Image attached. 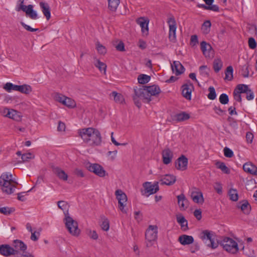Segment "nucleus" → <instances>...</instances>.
Wrapping results in <instances>:
<instances>
[{
	"instance_id": "nucleus-8",
	"label": "nucleus",
	"mask_w": 257,
	"mask_h": 257,
	"mask_svg": "<svg viewBox=\"0 0 257 257\" xmlns=\"http://www.w3.org/2000/svg\"><path fill=\"white\" fill-rule=\"evenodd\" d=\"M87 169L90 172L100 177H104L106 175V172L103 168L98 164L88 163L86 164Z\"/></svg>"
},
{
	"instance_id": "nucleus-58",
	"label": "nucleus",
	"mask_w": 257,
	"mask_h": 257,
	"mask_svg": "<svg viewBox=\"0 0 257 257\" xmlns=\"http://www.w3.org/2000/svg\"><path fill=\"white\" fill-rule=\"evenodd\" d=\"M213 109L216 114L220 116H222L225 113V111L221 109L220 106H215Z\"/></svg>"
},
{
	"instance_id": "nucleus-33",
	"label": "nucleus",
	"mask_w": 257,
	"mask_h": 257,
	"mask_svg": "<svg viewBox=\"0 0 257 257\" xmlns=\"http://www.w3.org/2000/svg\"><path fill=\"white\" fill-rule=\"evenodd\" d=\"M10 118L13 119L16 121H19L21 120V116L20 113L14 109H10V115L7 116Z\"/></svg>"
},
{
	"instance_id": "nucleus-11",
	"label": "nucleus",
	"mask_w": 257,
	"mask_h": 257,
	"mask_svg": "<svg viewBox=\"0 0 257 257\" xmlns=\"http://www.w3.org/2000/svg\"><path fill=\"white\" fill-rule=\"evenodd\" d=\"M18 251L7 244L0 245V254L4 256H10L18 254Z\"/></svg>"
},
{
	"instance_id": "nucleus-48",
	"label": "nucleus",
	"mask_w": 257,
	"mask_h": 257,
	"mask_svg": "<svg viewBox=\"0 0 257 257\" xmlns=\"http://www.w3.org/2000/svg\"><path fill=\"white\" fill-rule=\"evenodd\" d=\"M96 49L97 52L100 54H104L106 53L105 47L98 42L96 44Z\"/></svg>"
},
{
	"instance_id": "nucleus-40",
	"label": "nucleus",
	"mask_w": 257,
	"mask_h": 257,
	"mask_svg": "<svg viewBox=\"0 0 257 257\" xmlns=\"http://www.w3.org/2000/svg\"><path fill=\"white\" fill-rule=\"evenodd\" d=\"M15 211L13 207H3L0 208V213L5 215H9Z\"/></svg>"
},
{
	"instance_id": "nucleus-60",
	"label": "nucleus",
	"mask_w": 257,
	"mask_h": 257,
	"mask_svg": "<svg viewBox=\"0 0 257 257\" xmlns=\"http://www.w3.org/2000/svg\"><path fill=\"white\" fill-rule=\"evenodd\" d=\"M200 248V245L198 242L194 243L190 247V251L191 252L194 253L198 251Z\"/></svg>"
},
{
	"instance_id": "nucleus-50",
	"label": "nucleus",
	"mask_w": 257,
	"mask_h": 257,
	"mask_svg": "<svg viewBox=\"0 0 257 257\" xmlns=\"http://www.w3.org/2000/svg\"><path fill=\"white\" fill-rule=\"evenodd\" d=\"M63 104L69 107H73L75 105L74 100L67 97H66L65 99L63 100Z\"/></svg>"
},
{
	"instance_id": "nucleus-25",
	"label": "nucleus",
	"mask_w": 257,
	"mask_h": 257,
	"mask_svg": "<svg viewBox=\"0 0 257 257\" xmlns=\"http://www.w3.org/2000/svg\"><path fill=\"white\" fill-rule=\"evenodd\" d=\"M237 208H240L242 212L245 214H248L251 210V207L248 201L243 200L237 204Z\"/></svg>"
},
{
	"instance_id": "nucleus-64",
	"label": "nucleus",
	"mask_w": 257,
	"mask_h": 257,
	"mask_svg": "<svg viewBox=\"0 0 257 257\" xmlns=\"http://www.w3.org/2000/svg\"><path fill=\"white\" fill-rule=\"evenodd\" d=\"M245 93L246 94V98L248 100H250L253 99L254 94L253 91L250 89H249L248 91Z\"/></svg>"
},
{
	"instance_id": "nucleus-13",
	"label": "nucleus",
	"mask_w": 257,
	"mask_h": 257,
	"mask_svg": "<svg viewBox=\"0 0 257 257\" xmlns=\"http://www.w3.org/2000/svg\"><path fill=\"white\" fill-rule=\"evenodd\" d=\"M137 24L141 27V31L144 36L149 34V20L145 17H140L136 20Z\"/></svg>"
},
{
	"instance_id": "nucleus-38",
	"label": "nucleus",
	"mask_w": 257,
	"mask_h": 257,
	"mask_svg": "<svg viewBox=\"0 0 257 257\" xmlns=\"http://www.w3.org/2000/svg\"><path fill=\"white\" fill-rule=\"evenodd\" d=\"M19 85L13 84L10 82H7L4 88L8 92H10L12 90L18 91Z\"/></svg>"
},
{
	"instance_id": "nucleus-24",
	"label": "nucleus",
	"mask_w": 257,
	"mask_h": 257,
	"mask_svg": "<svg viewBox=\"0 0 257 257\" xmlns=\"http://www.w3.org/2000/svg\"><path fill=\"white\" fill-rule=\"evenodd\" d=\"M191 196L193 201L196 203L202 204L204 202L203 194L199 191H192Z\"/></svg>"
},
{
	"instance_id": "nucleus-6",
	"label": "nucleus",
	"mask_w": 257,
	"mask_h": 257,
	"mask_svg": "<svg viewBox=\"0 0 257 257\" xmlns=\"http://www.w3.org/2000/svg\"><path fill=\"white\" fill-rule=\"evenodd\" d=\"M220 245L228 252L234 254L238 251L237 243L231 238L225 237L221 241Z\"/></svg>"
},
{
	"instance_id": "nucleus-20",
	"label": "nucleus",
	"mask_w": 257,
	"mask_h": 257,
	"mask_svg": "<svg viewBox=\"0 0 257 257\" xmlns=\"http://www.w3.org/2000/svg\"><path fill=\"white\" fill-rule=\"evenodd\" d=\"M171 68L173 73L176 75L181 74L184 70L183 66L179 61H175L171 64Z\"/></svg>"
},
{
	"instance_id": "nucleus-56",
	"label": "nucleus",
	"mask_w": 257,
	"mask_h": 257,
	"mask_svg": "<svg viewBox=\"0 0 257 257\" xmlns=\"http://www.w3.org/2000/svg\"><path fill=\"white\" fill-rule=\"evenodd\" d=\"M101 228L104 231H107L109 228V221L107 219H105L101 224Z\"/></svg>"
},
{
	"instance_id": "nucleus-52",
	"label": "nucleus",
	"mask_w": 257,
	"mask_h": 257,
	"mask_svg": "<svg viewBox=\"0 0 257 257\" xmlns=\"http://www.w3.org/2000/svg\"><path fill=\"white\" fill-rule=\"evenodd\" d=\"M220 102L222 104H226L229 102L228 95L225 93L221 94L219 98Z\"/></svg>"
},
{
	"instance_id": "nucleus-57",
	"label": "nucleus",
	"mask_w": 257,
	"mask_h": 257,
	"mask_svg": "<svg viewBox=\"0 0 257 257\" xmlns=\"http://www.w3.org/2000/svg\"><path fill=\"white\" fill-rule=\"evenodd\" d=\"M21 24L26 30H27L28 31L34 32H36L39 30L38 29H35V28H31L30 26L26 24L25 23H24L23 22H21Z\"/></svg>"
},
{
	"instance_id": "nucleus-29",
	"label": "nucleus",
	"mask_w": 257,
	"mask_h": 257,
	"mask_svg": "<svg viewBox=\"0 0 257 257\" xmlns=\"http://www.w3.org/2000/svg\"><path fill=\"white\" fill-rule=\"evenodd\" d=\"M179 241L182 245H187L193 243L194 238L192 236L182 235L179 236Z\"/></svg>"
},
{
	"instance_id": "nucleus-32",
	"label": "nucleus",
	"mask_w": 257,
	"mask_h": 257,
	"mask_svg": "<svg viewBox=\"0 0 257 257\" xmlns=\"http://www.w3.org/2000/svg\"><path fill=\"white\" fill-rule=\"evenodd\" d=\"M108 9L112 12H115L120 4V0H107Z\"/></svg>"
},
{
	"instance_id": "nucleus-21",
	"label": "nucleus",
	"mask_w": 257,
	"mask_h": 257,
	"mask_svg": "<svg viewBox=\"0 0 257 257\" xmlns=\"http://www.w3.org/2000/svg\"><path fill=\"white\" fill-rule=\"evenodd\" d=\"M178 204L181 210H185L188 206V201L183 193L177 196Z\"/></svg>"
},
{
	"instance_id": "nucleus-41",
	"label": "nucleus",
	"mask_w": 257,
	"mask_h": 257,
	"mask_svg": "<svg viewBox=\"0 0 257 257\" xmlns=\"http://www.w3.org/2000/svg\"><path fill=\"white\" fill-rule=\"evenodd\" d=\"M150 79V76L146 74H141L138 76V78L139 83L142 84L149 82Z\"/></svg>"
},
{
	"instance_id": "nucleus-22",
	"label": "nucleus",
	"mask_w": 257,
	"mask_h": 257,
	"mask_svg": "<svg viewBox=\"0 0 257 257\" xmlns=\"http://www.w3.org/2000/svg\"><path fill=\"white\" fill-rule=\"evenodd\" d=\"M134 91L135 95L133 97H137V98L144 99L148 102L145 86H143V88H137L134 89Z\"/></svg>"
},
{
	"instance_id": "nucleus-17",
	"label": "nucleus",
	"mask_w": 257,
	"mask_h": 257,
	"mask_svg": "<svg viewBox=\"0 0 257 257\" xmlns=\"http://www.w3.org/2000/svg\"><path fill=\"white\" fill-rule=\"evenodd\" d=\"M176 177L173 175L166 174L160 176V182L161 185L171 186L176 182Z\"/></svg>"
},
{
	"instance_id": "nucleus-14",
	"label": "nucleus",
	"mask_w": 257,
	"mask_h": 257,
	"mask_svg": "<svg viewBox=\"0 0 257 257\" xmlns=\"http://www.w3.org/2000/svg\"><path fill=\"white\" fill-rule=\"evenodd\" d=\"M145 88L146 90L147 97L148 98V102L151 100L152 96H156L161 92L160 87L156 85L145 86Z\"/></svg>"
},
{
	"instance_id": "nucleus-18",
	"label": "nucleus",
	"mask_w": 257,
	"mask_h": 257,
	"mask_svg": "<svg viewBox=\"0 0 257 257\" xmlns=\"http://www.w3.org/2000/svg\"><path fill=\"white\" fill-rule=\"evenodd\" d=\"M173 157L172 151L169 148L165 149L162 152L163 163L168 165L171 163Z\"/></svg>"
},
{
	"instance_id": "nucleus-15",
	"label": "nucleus",
	"mask_w": 257,
	"mask_h": 257,
	"mask_svg": "<svg viewBox=\"0 0 257 257\" xmlns=\"http://www.w3.org/2000/svg\"><path fill=\"white\" fill-rule=\"evenodd\" d=\"M201 50L205 57L210 58L213 56V50L211 46L205 41L200 43Z\"/></svg>"
},
{
	"instance_id": "nucleus-28",
	"label": "nucleus",
	"mask_w": 257,
	"mask_h": 257,
	"mask_svg": "<svg viewBox=\"0 0 257 257\" xmlns=\"http://www.w3.org/2000/svg\"><path fill=\"white\" fill-rule=\"evenodd\" d=\"M176 219L177 222L180 225L182 229L187 230L188 229V221L181 214L177 215Z\"/></svg>"
},
{
	"instance_id": "nucleus-36",
	"label": "nucleus",
	"mask_w": 257,
	"mask_h": 257,
	"mask_svg": "<svg viewBox=\"0 0 257 257\" xmlns=\"http://www.w3.org/2000/svg\"><path fill=\"white\" fill-rule=\"evenodd\" d=\"M233 69L231 66H228L225 71V80L231 81L233 79Z\"/></svg>"
},
{
	"instance_id": "nucleus-7",
	"label": "nucleus",
	"mask_w": 257,
	"mask_h": 257,
	"mask_svg": "<svg viewBox=\"0 0 257 257\" xmlns=\"http://www.w3.org/2000/svg\"><path fill=\"white\" fill-rule=\"evenodd\" d=\"M167 23L169 25V39L172 43L177 42L176 38V22L173 17H171L168 19Z\"/></svg>"
},
{
	"instance_id": "nucleus-44",
	"label": "nucleus",
	"mask_w": 257,
	"mask_h": 257,
	"mask_svg": "<svg viewBox=\"0 0 257 257\" xmlns=\"http://www.w3.org/2000/svg\"><path fill=\"white\" fill-rule=\"evenodd\" d=\"M211 22L209 20L205 21L202 26V29L204 33L208 34L210 32V28L211 27Z\"/></svg>"
},
{
	"instance_id": "nucleus-43",
	"label": "nucleus",
	"mask_w": 257,
	"mask_h": 257,
	"mask_svg": "<svg viewBox=\"0 0 257 257\" xmlns=\"http://www.w3.org/2000/svg\"><path fill=\"white\" fill-rule=\"evenodd\" d=\"M24 0H18L17 3L16 11L19 12L22 10L23 12H25L26 10L27 9V6L24 5Z\"/></svg>"
},
{
	"instance_id": "nucleus-47",
	"label": "nucleus",
	"mask_w": 257,
	"mask_h": 257,
	"mask_svg": "<svg viewBox=\"0 0 257 257\" xmlns=\"http://www.w3.org/2000/svg\"><path fill=\"white\" fill-rule=\"evenodd\" d=\"M86 233L91 239L96 240L98 237V234L95 230H91L90 229H86Z\"/></svg>"
},
{
	"instance_id": "nucleus-59",
	"label": "nucleus",
	"mask_w": 257,
	"mask_h": 257,
	"mask_svg": "<svg viewBox=\"0 0 257 257\" xmlns=\"http://www.w3.org/2000/svg\"><path fill=\"white\" fill-rule=\"evenodd\" d=\"M248 46L250 49H253L256 47V43L253 38H250L248 39Z\"/></svg>"
},
{
	"instance_id": "nucleus-39",
	"label": "nucleus",
	"mask_w": 257,
	"mask_h": 257,
	"mask_svg": "<svg viewBox=\"0 0 257 257\" xmlns=\"http://www.w3.org/2000/svg\"><path fill=\"white\" fill-rule=\"evenodd\" d=\"M216 165L217 167L220 169L225 174H229L230 170L229 168L226 166L224 163L223 162H217L216 163Z\"/></svg>"
},
{
	"instance_id": "nucleus-63",
	"label": "nucleus",
	"mask_w": 257,
	"mask_h": 257,
	"mask_svg": "<svg viewBox=\"0 0 257 257\" xmlns=\"http://www.w3.org/2000/svg\"><path fill=\"white\" fill-rule=\"evenodd\" d=\"M233 96L234 99H235L236 101L238 102L241 101V96L240 93L238 92V91H237V90H235V89L233 91Z\"/></svg>"
},
{
	"instance_id": "nucleus-30",
	"label": "nucleus",
	"mask_w": 257,
	"mask_h": 257,
	"mask_svg": "<svg viewBox=\"0 0 257 257\" xmlns=\"http://www.w3.org/2000/svg\"><path fill=\"white\" fill-rule=\"evenodd\" d=\"M14 245L17 251L20 250L24 252L27 248V245L22 241L18 239L14 240Z\"/></svg>"
},
{
	"instance_id": "nucleus-16",
	"label": "nucleus",
	"mask_w": 257,
	"mask_h": 257,
	"mask_svg": "<svg viewBox=\"0 0 257 257\" xmlns=\"http://www.w3.org/2000/svg\"><path fill=\"white\" fill-rule=\"evenodd\" d=\"M188 159L184 155H182L175 161V167L177 170L184 171L187 169Z\"/></svg>"
},
{
	"instance_id": "nucleus-23",
	"label": "nucleus",
	"mask_w": 257,
	"mask_h": 257,
	"mask_svg": "<svg viewBox=\"0 0 257 257\" xmlns=\"http://www.w3.org/2000/svg\"><path fill=\"white\" fill-rule=\"evenodd\" d=\"M243 170L252 175H257V167L250 162H247L243 165Z\"/></svg>"
},
{
	"instance_id": "nucleus-4",
	"label": "nucleus",
	"mask_w": 257,
	"mask_h": 257,
	"mask_svg": "<svg viewBox=\"0 0 257 257\" xmlns=\"http://www.w3.org/2000/svg\"><path fill=\"white\" fill-rule=\"evenodd\" d=\"M200 238L207 244V246L212 249L216 248L218 246V242L215 241V234L208 230H204L201 231L199 234Z\"/></svg>"
},
{
	"instance_id": "nucleus-19",
	"label": "nucleus",
	"mask_w": 257,
	"mask_h": 257,
	"mask_svg": "<svg viewBox=\"0 0 257 257\" xmlns=\"http://www.w3.org/2000/svg\"><path fill=\"white\" fill-rule=\"evenodd\" d=\"M190 115L185 111L176 113L172 116L173 121L176 123L183 121L190 118Z\"/></svg>"
},
{
	"instance_id": "nucleus-49",
	"label": "nucleus",
	"mask_w": 257,
	"mask_h": 257,
	"mask_svg": "<svg viewBox=\"0 0 257 257\" xmlns=\"http://www.w3.org/2000/svg\"><path fill=\"white\" fill-rule=\"evenodd\" d=\"M209 93L207 95L208 98L210 100H214L216 98V94L215 90L213 86H210L208 88Z\"/></svg>"
},
{
	"instance_id": "nucleus-27",
	"label": "nucleus",
	"mask_w": 257,
	"mask_h": 257,
	"mask_svg": "<svg viewBox=\"0 0 257 257\" xmlns=\"http://www.w3.org/2000/svg\"><path fill=\"white\" fill-rule=\"evenodd\" d=\"M53 172L60 179L63 181H67L68 179V175L61 168L55 167L53 168Z\"/></svg>"
},
{
	"instance_id": "nucleus-45",
	"label": "nucleus",
	"mask_w": 257,
	"mask_h": 257,
	"mask_svg": "<svg viewBox=\"0 0 257 257\" xmlns=\"http://www.w3.org/2000/svg\"><path fill=\"white\" fill-rule=\"evenodd\" d=\"M94 65L99 69V70L104 73H105L106 65L103 62H101L99 60H96V63H95Z\"/></svg>"
},
{
	"instance_id": "nucleus-34",
	"label": "nucleus",
	"mask_w": 257,
	"mask_h": 257,
	"mask_svg": "<svg viewBox=\"0 0 257 257\" xmlns=\"http://www.w3.org/2000/svg\"><path fill=\"white\" fill-rule=\"evenodd\" d=\"M18 91L21 92L22 93L28 94L32 92V89L30 85L24 84L19 86Z\"/></svg>"
},
{
	"instance_id": "nucleus-10",
	"label": "nucleus",
	"mask_w": 257,
	"mask_h": 257,
	"mask_svg": "<svg viewBox=\"0 0 257 257\" xmlns=\"http://www.w3.org/2000/svg\"><path fill=\"white\" fill-rule=\"evenodd\" d=\"M115 195L118 200L119 208L120 210L124 213H126V211L124 209L125 206V203L127 201V196L126 194L121 190L118 189L115 191Z\"/></svg>"
},
{
	"instance_id": "nucleus-5",
	"label": "nucleus",
	"mask_w": 257,
	"mask_h": 257,
	"mask_svg": "<svg viewBox=\"0 0 257 257\" xmlns=\"http://www.w3.org/2000/svg\"><path fill=\"white\" fill-rule=\"evenodd\" d=\"M158 228L157 225H150L145 232L146 243L147 247L151 246L158 237Z\"/></svg>"
},
{
	"instance_id": "nucleus-1",
	"label": "nucleus",
	"mask_w": 257,
	"mask_h": 257,
	"mask_svg": "<svg viewBox=\"0 0 257 257\" xmlns=\"http://www.w3.org/2000/svg\"><path fill=\"white\" fill-rule=\"evenodd\" d=\"M79 136L84 143L91 147L100 146L102 138L99 131L93 127H87L78 130Z\"/></svg>"
},
{
	"instance_id": "nucleus-46",
	"label": "nucleus",
	"mask_w": 257,
	"mask_h": 257,
	"mask_svg": "<svg viewBox=\"0 0 257 257\" xmlns=\"http://www.w3.org/2000/svg\"><path fill=\"white\" fill-rule=\"evenodd\" d=\"M222 67V63L220 60H215L213 62V69L215 72H218Z\"/></svg>"
},
{
	"instance_id": "nucleus-42",
	"label": "nucleus",
	"mask_w": 257,
	"mask_h": 257,
	"mask_svg": "<svg viewBox=\"0 0 257 257\" xmlns=\"http://www.w3.org/2000/svg\"><path fill=\"white\" fill-rule=\"evenodd\" d=\"M249 88L247 85L242 84H238L236 86L235 88L234 89L235 90H237L238 92L239 93H245L247 91H248Z\"/></svg>"
},
{
	"instance_id": "nucleus-53",
	"label": "nucleus",
	"mask_w": 257,
	"mask_h": 257,
	"mask_svg": "<svg viewBox=\"0 0 257 257\" xmlns=\"http://www.w3.org/2000/svg\"><path fill=\"white\" fill-rule=\"evenodd\" d=\"M58 206L59 208L63 210H65L64 212H66L68 210V204L66 202L64 201H59L58 202Z\"/></svg>"
},
{
	"instance_id": "nucleus-31",
	"label": "nucleus",
	"mask_w": 257,
	"mask_h": 257,
	"mask_svg": "<svg viewBox=\"0 0 257 257\" xmlns=\"http://www.w3.org/2000/svg\"><path fill=\"white\" fill-rule=\"evenodd\" d=\"M27 15H28L29 17L33 20L37 19L38 15L35 11L33 10V6L31 5H29L27 6V9L26 10L25 12Z\"/></svg>"
},
{
	"instance_id": "nucleus-37",
	"label": "nucleus",
	"mask_w": 257,
	"mask_h": 257,
	"mask_svg": "<svg viewBox=\"0 0 257 257\" xmlns=\"http://www.w3.org/2000/svg\"><path fill=\"white\" fill-rule=\"evenodd\" d=\"M110 96L113 97L114 100L116 103H122L124 101V98L122 95L115 91H113L110 94Z\"/></svg>"
},
{
	"instance_id": "nucleus-54",
	"label": "nucleus",
	"mask_w": 257,
	"mask_h": 257,
	"mask_svg": "<svg viewBox=\"0 0 257 257\" xmlns=\"http://www.w3.org/2000/svg\"><path fill=\"white\" fill-rule=\"evenodd\" d=\"M207 67L205 65L201 66L199 67V71L200 74L204 76H208L209 75V73L207 71Z\"/></svg>"
},
{
	"instance_id": "nucleus-26",
	"label": "nucleus",
	"mask_w": 257,
	"mask_h": 257,
	"mask_svg": "<svg viewBox=\"0 0 257 257\" xmlns=\"http://www.w3.org/2000/svg\"><path fill=\"white\" fill-rule=\"evenodd\" d=\"M40 7L46 19L49 20L51 18L50 8L49 5L46 3L42 2L40 3Z\"/></svg>"
},
{
	"instance_id": "nucleus-9",
	"label": "nucleus",
	"mask_w": 257,
	"mask_h": 257,
	"mask_svg": "<svg viewBox=\"0 0 257 257\" xmlns=\"http://www.w3.org/2000/svg\"><path fill=\"white\" fill-rule=\"evenodd\" d=\"M143 187L145 190L143 194L149 196L156 193L159 190V182H155L154 184L150 182H146L143 184Z\"/></svg>"
},
{
	"instance_id": "nucleus-35",
	"label": "nucleus",
	"mask_w": 257,
	"mask_h": 257,
	"mask_svg": "<svg viewBox=\"0 0 257 257\" xmlns=\"http://www.w3.org/2000/svg\"><path fill=\"white\" fill-rule=\"evenodd\" d=\"M229 199L233 201H236L238 199L237 191L234 188H230L228 191Z\"/></svg>"
},
{
	"instance_id": "nucleus-12",
	"label": "nucleus",
	"mask_w": 257,
	"mask_h": 257,
	"mask_svg": "<svg viewBox=\"0 0 257 257\" xmlns=\"http://www.w3.org/2000/svg\"><path fill=\"white\" fill-rule=\"evenodd\" d=\"M194 89L193 84L190 81H188L182 86V95L187 100H191V93Z\"/></svg>"
},
{
	"instance_id": "nucleus-62",
	"label": "nucleus",
	"mask_w": 257,
	"mask_h": 257,
	"mask_svg": "<svg viewBox=\"0 0 257 257\" xmlns=\"http://www.w3.org/2000/svg\"><path fill=\"white\" fill-rule=\"evenodd\" d=\"M115 48L118 51H124L125 49L124 43L122 41H120L118 43V44L115 46Z\"/></svg>"
},
{
	"instance_id": "nucleus-51",
	"label": "nucleus",
	"mask_w": 257,
	"mask_h": 257,
	"mask_svg": "<svg viewBox=\"0 0 257 257\" xmlns=\"http://www.w3.org/2000/svg\"><path fill=\"white\" fill-rule=\"evenodd\" d=\"M35 157L34 155L31 153H27L24 154L22 155L21 159L22 160V162H27L29 161L31 159H34Z\"/></svg>"
},
{
	"instance_id": "nucleus-2",
	"label": "nucleus",
	"mask_w": 257,
	"mask_h": 257,
	"mask_svg": "<svg viewBox=\"0 0 257 257\" xmlns=\"http://www.w3.org/2000/svg\"><path fill=\"white\" fill-rule=\"evenodd\" d=\"M0 184L4 192L8 194L14 192L18 183L12 178V175L9 173H3L0 177Z\"/></svg>"
},
{
	"instance_id": "nucleus-3",
	"label": "nucleus",
	"mask_w": 257,
	"mask_h": 257,
	"mask_svg": "<svg viewBox=\"0 0 257 257\" xmlns=\"http://www.w3.org/2000/svg\"><path fill=\"white\" fill-rule=\"evenodd\" d=\"M64 221L69 232L73 236H79L80 234V230L78 228L77 222L70 216L67 210L64 212Z\"/></svg>"
},
{
	"instance_id": "nucleus-61",
	"label": "nucleus",
	"mask_w": 257,
	"mask_h": 257,
	"mask_svg": "<svg viewBox=\"0 0 257 257\" xmlns=\"http://www.w3.org/2000/svg\"><path fill=\"white\" fill-rule=\"evenodd\" d=\"M242 76L244 77H248L249 75V71H248V65H244L242 69Z\"/></svg>"
},
{
	"instance_id": "nucleus-55",
	"label": "nucleus",
	"mask_w": 257,
	"mask_h": 257,
	"mask_svg": "<svg viewBox=\"0 0 257 257\" xmlns=\"http://www.w3.org/2000/svg\"><path fill=\"white\" fill-rule=\"evenodd\" d=\"M224 155L226 157L231 158L233 156V151L227 147L224 148Z\"/></svg>"
}]
</instances>
